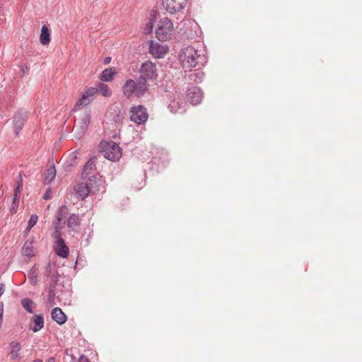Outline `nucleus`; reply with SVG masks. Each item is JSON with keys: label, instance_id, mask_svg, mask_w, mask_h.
<instances>
[{"label": "nucleus", "instance_id": "obj_1", "mask_svg": "<svg viewBox=\"0 0 362 362\" xmlns=\"http://www.w3.org/2000/svg\"><path fill=\"white\" fill-rule=\"evenodd\" d=\"M179 60L182 67L189 70L206 62L204 57L199 54L197 50L192 47L182 48L179 54Z\"/></svg>", "mask_w": 362, "mask_h": 362}, {"label": "nucleus", "instance_id": "obj_2", "mask_svg": "<svg viewBox=\"0 0 362 362\" xmlns=\"http://www.w3.org/2000/svg\"><path fill=\"white\" fill-rule=\"evenodd\" d=\"M148 90L147 84L139 78L138 81L134 79H127L122 86V93L127 98H141Z\"/></svg>", "mask_w": 362, "mask_h": 362}, {"label": "nucleus", "instance_id": "obj_3", "mask_svg": "<svg viewBox=\"0 0 362 362\" xmlns=\"http://www.w3.org/2000/svg\"><path fill=\"white\" fill-rule=\"evenodd\" d=\"M100 153L104 157L110 160H118L122 156V150L119 145L110 141H102L99 145Z\"/></svg>", "mask_w": 362, "mask_h": 362}, {"label": "nucleus", "instance_id": "obj_4", "mask_svg": "<svg viewBox=\"0 0 362 362\" xmlns=\"http://www.w3.org/2000/svg\"><path fill=\"white\" fill-rule=\"evenodd\" d=\"M173 30L172 21L165 18L159 21L158 26L156 30V37L160 41H166L171 37Z\"/></svg>", "mask_w": 362, "mask_h": 362}, {"label": "nucleus", "instance_id": "obj_5", "mask_svg": "<svg viewBox=\"0 0 362 362\" xmlns=\"http://www.w3.org/2000/svg\"><path fill=\"white\" fill-rule=\"evenodd\" d=\"M139 73V78L147 84V81H152L157 77L156 66L154 63L146 61L141 64Z\"/></svg>", "mask_w": 362, "mask_h": 362}, {"label": "nucleus", "instance_id": "obj_6", "mask_svg": "<svg viewBox=\"0 0 362 362\" xmlns=\"http://www.w3.org/2000/svg\"><path fill=\"white\" fill-rule=\"evenodd\" d=\"M131 121L136 123L137 124H142L145 123L148 117L146 108L141 105L134 106L131 109Z\"/></svg>", "mask_w": 362, "mask_h": 362}, {"label": "nucleus", "instance_id": "obj_7", "mask_svg": "<svg viewBox=\"0 0 362 362\" xmlns=\"http://www.w3.org/2000/svg\"><path fill=\"white\" fill-rule=\"evenodd\" d=\"M97 90L95 87H90L86 89L81 95V98L77 100L74 110H80L82 107L89 105L95 98Z\"/></svg>", "mask_w": 362, "mask_h": 362}, {"label": "nucleus", "instance_id": "obj_8", "mask_svg": "<svg viewBox=\"0 0 362 362\" xmlns=\"http://www.w3.org/2000/svg\"><path fill=\"white\" fill-rule=\"evenodd\" d=\"M28 117V112L25 109H21L16 112L13 117V129L16 134L18 135L23 129L25 122Z\"/></svg>", "mask_w": 362, "mask_h": 362}, {"label": "nucleus", "instance_id": "obj_9", "mask_svg": "<svg viewBox=\"0 0 362 362\" xmlns=\"http://www.w3.org/2000/svg\"><path fill=\"white\" fill-rule=\"evenodd\" d=\"M187 0H163V6L170 14L182 11L186 6Z\"/></svg>", "mask_w": 362, "mask_h": 362}, {"label": "nucleus", "instance_id": "obj_10", "mask_svg": "<svg viewBox=\"0 0 362 362\" xmlns=\"http://www.w3.org/2000/svg\"><path fill=\"white\" fill-rule=\"evenodd\" d=\"M187 96L191 104L197 105L203 98V92L200 88L194 86L187 90Z\"/></svg>", "mask_w": 362, "mask_h": 362}, {"label": "nucleus", "instance_id": "obj_11", "mask_svg": "<svg viewBox=\"0 0 362 362\" xmlns=\"http://www.w3.org/2000/svg\"><path fill=\"white\" fill-rule=\"evenodd\" d=\"M168 52V47L158 42H151L149 52L156 58H162Z\"/></svg>", "mask_w": 362, "mask_h": 362}, {"label": "nucleus", "instance_id": "obj_12", "mask_svg": "<svg viewBox=\"0 0 362 362\" xmlns=\"http://www.w3.org/2000/svg\"><path fill=\"white\" fill-rule=\"evenodd\" d=\"M56 239V245L54 247V251L56 254L62 257L66 258L68 257L69 253V249L66 245L64 240L62 238H55Z\"/></svg>", "mask_w": 362, "mask_h": 362}, {"label": "nucleus", "instance_id": "obj_13", "mask_svg": "<svg viewBox=\"0 0 362 362\" xmlns=\"http://www.w3.org/2000/svg\"><path fill=\"white\" fill-rule=\"evenodd\" d=\"M75 194L77 197L84 199L90 194V189L88 188V184L86 182H81L77 184L74 188Z\"/></svg>", "mask_w": 362, "mask_h": 362}, {"label": "nucleus", "instance_id": "obj_14", "mask_svg": "<svg viewBox=\"0 0 362 362\" xmlns=\"http://www.w3.org/2000/svg\"><path fill=\"white\" fill-rule=\"evenodd\" d=\"M102 180L98 179L95 175L89 177L86 181V184H88V188L90 189V194H95L103 189L101 185Z\"/></svg>", "mask_w": 362, "mask_h": 362}, {"label": "nucleus", "instance_id": "obj_15", "mask_svg": "<svg viewBox=\"0 0 362 362\" xmlns=\"http://www.w3.org/2000/svg\"><path fill=\"white\" fill-rule=\"evenodd\" d=\"M51 315L52 320L60 325L64 324L67 320L66 315L62 310L58 307L52 309Z\"/></svg>", "mask_w": 362, "mask_h": 362}, {"label": "nucleus", "instance_id": "obj_16", "mask_svg": "<svg viewBox=\"0 0 362 362\" xmlns=\"http://www.w3.org/2000/svg\"><path fill=\"white\" fill-rule=\"evenodd\" d=\"M90 122V112H88L81 119V120L78 122V124L75 125V128H76V129L79 128L80 134H83L88 129Z\"/></svg>", "mask_w": 362, "mask_h": 362}, {"label": "nucleus", "instance_id": "obj_17", "mask_svg": "<svg viewBox=\"0 0 362 362\" xmlns=\"http://www.w3.org/2000/svg\"><path fill=\"white\" fill-rule=\"evenodd\" d=\"M11 348V358L12 360H21V356L19 355V351L21 349V345L19 342L13 341L9 344Z\"/></svg>", "mask_w": 362, "mask_h": 362}, {"label": "nucleus", "instance_id": "obj_18", "mask_svg": "<svg viewBox=\"0 0 362 362\" xmlns=\"http://www.w3.org/2000/svg\"><path fill=\"white\" fill-rule=\"evenodd\" d=\"M22 254L28 257H33L35 256L33 240H27L25 242L22 247Z\"/></svg>", "mask_w": 362, "mask_h": 362}, {"label": "nucleus", "instance_id": "obj_19", "mask_svg": "<svg viewBox=\"0 0 362 362\" xmlns=\"http://www.w3.org/2000/svg\"><path fill=\"white\" fill-rule=\"evenodd\" d=\"M117 74L114 68H107L102 71L100 79L104 82H110Z\"/></svg>", "mask_w": 362, "mask_h": 362}, {"label": "nucleus", "instance_id": "obj_20", "mask_svg": "<svg viewBox=\"0 0 362 362\" xmlns=\"http://www.w3.org/2000/svg\"><path fill=\"white\" fill-rule=\"evenodd\" d=\"M79 151H75L72 152L65 161V168L68 170L71 168L75 166L77 164V160L78 158Z\"/></svg>", "mask_w": 362, "mask_h": 362}, {"label": "nucleus", "instance_id": "obj_21", "mask_svg": "<svg viewBox=\"0 0 362 362\" xmlns=\"http://www.w3.org/2000/svg\"><path fill=\"white\" fill-rule=\"evenodd\" d=\"M44 327V317L42 315H37L33 319V326H30V329L34 332H37Z\"/></svg>", "mask_w": 362, "mask_h": 362}, {"label": "nucleus", "instance_id": "obj_22", "mask_svg": "<svg viewBox=\"0 0 362 362\" xmlns=\"http://www.w3.org/2000/svg\"><path fill=\"white\" fill-rule=\"evenodd\" d=\"M40 41L43 45H47L50 42V32L48 27L45 25L42 27Z\"/></svg>", "mask_w": 362, "mask_h": 362}, {"label": "nucleus", "instance_id": "obj_23", "mask_svg": "<svg viewBox=\"0 0 362 362\" xmlns=\"http://www.w3.org/2000/svg\"><path fill=\"white\" fill-rule=\"evenodd\" d=\"M45 274L47 277H49L52 281V284H57L59 278L57 271L53 270L52 264L48 262L45 267Z\"/></svg>", "mask_w": 362, "mask_h": 362}, {"label": "nucleus", "instance_id": "obj_24", "mask_svg": "<svg viewBox=\"0 0 362 362\" xmlns=\"http://www.w3.org/2000/svg\"><path fill=\"white\" fill-rule=\"evenodd\" d=\"M81 224V219L76 214H72L67 220V226L71 230H74L76 227Z\"/></svg>", "mask_w": 362, "mask_h": 362}, {"label": "nucleus", "instance_id": "obj_25", "mask_svg": "<svg viewBox=\"0 0 362 362\" xmlns=\"http://www.w3.org/2000/svg\"><path fill=\"white\" fill-rule=\"evenodd\" d=\"M97 90V93H100L103 96L108 98L111 96L112 91L110 89L109 86L103 83H99L97 85V87H95Z\"/></svg>", "mask_w": 362, "mask_h": 362}, {"label": "nucleus", "instance_id": "obj_26", "mask_svg": "<svg viewBox=\"0 0 362 362\" xmlns=\"http://www.w3.org/2000/svg\"><path fill=\"white\" fill-rule=\"evenodd\" d=\"M95 168V163L93 159H90L84 165L82 171V178L85 179Z\"/></svg>", "mask_w": 362, "mask_h": 362}, {"label": "nucleus", "instance_id": "obj_27", "mask_svg": "<svg viewBox=\"0 0 362 362\" xmlns=\"http://www.w3.org/2000/svg\"><path fill=\"white\" fill-rule=\"evenodd\" d=\"M204 77V74L201 71H196L189 74L188 78L190 82L201 83Z\"/></svg>", "mask_w": 362, "mask_h": 362}, {"label": "nucleus", "instance_id": "obj_28", "mask_svg": "<svg viewBox=\"0 0 362 362\" xmlns=\"http://www.w3.org/2000/svg\"><path fill=\"white\" fill-rule=\"evenodd\" d=\"M183 104L182 102L180 103L179 101L173 100L168 105V109L172 112L175 113H182L185 112V110L182 107V105Z\"/></svg>", "mask_w": 362, "mask_h": 362}, {"label": "nucleus", "instance_id": "obj_29", "mask_svg": "<svg viewBox=\"0 0 362 362\" xmlns=\"http://www.w3.org/2000/svg\"><path fill=\"white\" fill-rule=\"evenodd\" d=\"M21 305L29 313H33L35 303L30 298H23L21 300Z\"/></svg>", "mask_w": 362, "mask_h": 362}, {"label": "nucleus", "instance_id": "obj_30", "mask_svg": "<svg viewBox=\"0 0 362 362\" xmlns=\"http://www.w3.org/2000/svg\"><path fill=\"white\" fill-rule=\"evenodd\" d=\"M56 177V170L54 166H51L49 168H47L44 180L45 181L49 184L52 181L54 180Z\"/></svg>", "mask_w": 362, "mask_h": 362}, {"label": "nucleus", "instance_id": "obj_31", "mask_svg": "<svg viewBox=\"0 0 362 362\" xmlns=\"http://www.w3.org/2000/svg\"><path fill=\"white\" fill-rule=\"evenodd\" d=\"M55 285L56 284H52L49 285L48 287V297H47V301L53 305L54 304V299H55Z\"/></svg>", "mask_w": 362, "mask_h": 362}, {"label": "nucleus", "instance_id": "obj_32", "mask_svg": "<svg viewBox=\"0 0 362 362\" xmlns=\"http://www.w3.org/2000/svg\"><path fill=\"white\" fill-rule=\"evenodd\" d=\"M28 278L32 285H36L37 284V274L36 269L33 267L28 272Z\"/></svg>", "mask_w": 362, "mask_h": 362}, {"label": "nucleus", "instance_id": "obj_33", "mask_svg": "<svg viewBox=\"0 0 362 362\" xmlns=\"http://www.w3.org/2000/svg\"><path fill=\"white\" fill-rule=\"evenodd\" d=\"M68 213V209L66 206H62L57 211V221L62 222V219Z\"/></svg>", "mask_w": 362, "mask_h": 362}, {"label": "nucleus", "instance_id": "obj_34", "mask_svg": "<svg viewBox=\"0 0 362 362\" xmlns=\"http://www.w3.org/2000/svg\"><path fill=\"white\" fill-rule=\"evenodd\" d=\"M61 223H62V222H59V221H56L54 222V231L52 234V238H62L61 234H60V230L62 228Z\"/></svg>", "mask_w": 362, "mask_h": 362}, {"label": "nucleus", "instance_id": "obj_35", "mask_svg": "<svg viewBox=\"0 0 362 362\" xmlns=\"http://www.w3.org/2000/svg\"><path fill=\"white\" fill-rule=\"evenodd\" d=\"M19 199H20V196H18L15 199V194H13L12 204H11V206L10 208V211L11 214L16 213L18 207Z\"/></svg>", "mask_w": 362, "mask_h": 362}, {"label": "nucleus", "instance_id": "obj_36", "mask_svg": "<svg viewBox=\"0 0 362 362\" xmlns=\"http://www.w3.org/2000/svg\"><path fill=\"white\" fill-rule=\"evenodd\" d=\"M38 216L35 214H32L30 217V219L28 222V226L26 230H30L37 222Z\"/></svg>", "mask_w": 362, "mask_h": 362}, {"label": "nucleus", "instance_id": "obj_37", "mask_svg": "<svg viewBox=\"0 0 362 362\" xmlns=\"http://www.w3.org/2000/svg\"><path fill=\"white\" fill-rule=\"evenodd\" d=\"M22 188H23V182H22V177L21 176V175H19V180L17 183V186L16 187V189H15V192H14V194H15V199L18 197V196H20L21 194V192L22 190Z\"/></svg>", "mask_w": 362, "mask_h": 362}, {"label": "nucleus", "instance_id": "obj_38", "mask_svg": "<svg viewBox=\"0 0 362 362\" xmlns=\"http://www.w3.org/2000/svg\"><path fill=\"white\" fill-rule=\"evenodd\" d=\"M153 23L151 21H149L146 24L145 34H148V33H151L152 30H153Z\"/></svg>", "mask_w": 362, "mask_h": 362}, {"label": "nucleus", "instance_id": "obj_39", "mask_svg": "<svg viewBox=\"0 0 362 362\" xmlns=\"http://www.w3.org/2000/svg\"><path fill=\"white\" fill-rule=\"evenodd\" d=\"M21 71L23 75H27L29 72V68L27 65H23L21 66Z\"/></svg>", "mask_w": 362, "mask_h": 362}, {"label": "nucleus", "instance_id": "obj_40", "mask_svg": "<svg viewBox=\"0 0 362 362\" xmlns=\"http://www.w3.org/2000/svg\"><path fill=\"white\" fill-rule=\"evenodd\" d=\"M78 362H90L88 357L85 356L84 355H82L78 358Z\"/></svg>", "mask_w": 362, "mask_h": 362}, {"label": "nucleus", "instance_id": "obj_41", "mask_svg": "<svg viewBox=\"0 0 362 362\" xmlns=\"http://www.w3.org/2000/svg\"><path fill=\"white\" fill-rule=\"evenodd\" d=\"M5 291V285L4 284H0V297L3 295Z\"/></svg>", "mask_w": 362, "mask_h": 362}, {"label": "nucleus", "instance_id": "obj_42", "mask_svg": "<svg viewBox=\"0 0 362 362\" xmlns=\"http://www.w3.org/2000/svg\"><path fill=\"white\" fill-rule=\"evenodd\" d=\"M50 192H51L50 189L47 190V192H45V194L43 196L44 199H49L50 198V195H49Z\"/></svg>", "mask_w": 362, "mask_h": 362}, {"label": "nucleus", "instance_id": "obj_43", "mask_svg": "<svg viewBox=\"0 0 362 362\" xmlns=\"http://www.w3.org/2000/svg\"><path fill=\"white\" fill-rule=\"evenodd\" d=\"M110 61H111V57H105V58L104 59V62H103V63H104L105 64H109V63L110 62Z\"/></svg>", "mask_w": 362, "mask_h": 362}, {"label": "nucleus", "instance_id": "obj_44", "mask_svg": "<svg viewBox=\"0 0 362 362\" xmlns=\"http://www.w3.org/2000/svg\"><path fill=\"white\" fill-rule=\"evenodd\" d=\"M47 362H55V359H54V358H50L47 361Z\"/></svg>", "mask_w": 362, "mask_h": 362}, {"label": "nucleus", "instance_id": "obj_45", "mask_svg": "<svg viewBox=\"0 0 362 362\" xmlns=\"http://www.w3.org/2000/svg\"><path fill=\"white\" fill-rule=\"evenodd\" d=\"M32 362H42V361L41 359H40V358H37V359L34 360Z\"/></svg>", "mask_w": 362, "mask_h": 362}]
</instances>
